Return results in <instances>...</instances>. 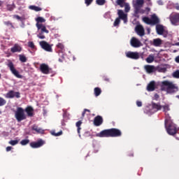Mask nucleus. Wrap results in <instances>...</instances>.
<instances>
[{"label":"nucleus","instance_id":"f257e3e1","mask_svg":"<svg viewBox=\"0 0 179 179\" xmlns=\"http://www.w3.org/2000/svg\"><path fill=\"white\" fill-rule=\"evenodd\" d=\"M160 90L161 92H166V94H176L179 88L177 84L171 81L164 80L160 83Z\"/></svg>","mask_w":179,"mask_h":179},{"label":"nucleus","instance_id":"f03ea898","mask_svg":"<svg viewBox=\"0 0 179 179\" xmlns=\"http://www.w3.org/2000/svg\"><path fill=\"white\" fill-rule=\"evenodd\" d=\"M122 136L121 130L115 128L105 129L96 134L99 138H120Z\"/></svg>","mask_w":179,"mask_h":179},{"label":"nucleus","instance_id":"7ed1b4c3","mask_svg":"<svg viewBox=\"0 0 179 179\" xmlns=\"http://www.w3.org/2000/svg\"><path fill=\"white\" fill-rule=\"evenodd\" d=\"M171 117H168V119H165V127L167 134L173 136V135H176V134H177V127L176 126V124L171 122Z\"/></svg>","mask_w":179,"mask_h":179},{"label":"nucleus","instance_id":"20e7f679","mask_svg":"<svg viewBox=\"0 0 179 179\" xmlns=\"http://www.w3.org/2000/svg\"><path fill=\"white\" fill-rule=\"evenodd\" d=\"M15 118L17 120V122H22L24 121L27 116L24 113V109L22 107H18L15 112Z\"/></svg>","mask_w":179,"mask_h":179},{"label":"nucleus","instance_id":"39448f33","mask_svg":"<svg viewBox=\"0 0 179 179\" xmlns=\"http://www.w3.org/2000/svg\"><path fill=\"white\" fill-rule=\"evenodd\" d=\"M7 66L10 69V72L13 73V75H14V76H15L18 79H22V78H23V76L20 75L19 73V71L16 70V69H15V65H13V62H9L7 64Z\"/></svg>","mask_w":179,"mask_h":179},{"label":"nucleus","instance_id":"423d86ee","mask_svg":"<svg viewBox=\"0 0 179 179\" xmlns=\"http://www.w3.org/2000/svg\"><path fill=\"white\" fill-rule=\"evenodd\" d=\"M125 55L127 58H129L130 59H139L141 56L139 55V52H131L128 51L125 52Z\"/></svg>","mask_w":179,"mask_h":179},{"label":"nucleus","instance_id":"0eeeda50","mask_svg":"<svg viewBox=\"0 0 179 179\" xmlns=\"http://www.w3.org/2000/svg\"><path fill=\"white\" fill-rule=\"evenodd\" d=\"M45 144V141H44L43 139H39L36 142H31L30 143V146L33 149H38V148H41V146H43Z\"/></svg>","mask_w":179,"mask_h":179},{"label":"nucleus","instance_id":"6e6552de","mask_svg":"<svg viewBox=\"0 0 179 179\" xmlns=\"http://www.w3.org/2000/svg\"><path fill=\"white\" fill-rule=\"evenodd\" d=\"M39 44L41 48L45 50V51H48V52H52V48H51V45H50L46 41H42L39 43Z\"/></svg>","mask_w":179,"mask_h":179},{"label":"nucleus","instance_id":"1a4fd4ad","mask_svg":"<svg viewBox=\"0 0 179 179\" xmlns=\"http://www.w3.org/2000/svg\"><path fill=\"white\" fill-rule=\"evenodd\" d=\"M6 97H7V99H13V97H16L17 99H20V92H15L13 90H10L6 94Z\"/></svg>","mask_w":179,"mask_h":179},{"label":"nucleus","instance_id":"9d476101","mask_svg":"<svg viewBox=\"0 0 179 179\" xmlns=\"http://www.w3.org/2000/svg\"><path fill=\"white\" fill-rule=\"evenodd\" d=\"M135 31L138 36H140V37H143V36H145V28H143V26L141 24L136 25L135 27Z\"/></svg>","mask_w":179,"mask_h":179},{"label":"nucleus","instance_id":"9b49d317","mask_svg":"<svg viewBox=\"0 0 179 179\" xmlns=\"http://www.w3.org/2000/svg\"><path fill=\"white\" fill-rule=\"evenodd\" d=\"M130 44L131 45V47H134V48H138L139 47H141V41L138 40V38H135V37H132L131 41H130Z\"/></svg>","mask_w":179,"mask_h":179},{"label":"nucleus","instance_id":"f8f14e48","mask_svg":"<svg viewBox=\"0 0 179 179\" xmlns=\"http://www.w3.org/2000/svg\"><path fill=\"white\" fill-rule=\"evenodd\" d=\"M117 15H118V19H121L122 20L124 21V23H127V20H128V17L127 14H125V13H124V10H117Z\"/></svg>","mask_w":179,"mask_h":179},{"label":"nucleus","instance_id":"ddd939ff","mask_svg":"<svg viewBox=\"0 0 179 179\" xmlns=\"http://www.w3.org/2000/svg\"><path fill=\"white\" fill-rule=\"evenodd\" d=\"M40 69H41V72H42V73H44L45 75H48V73H50L51 71V69H50L48 65L45 64H41Z\"/></svg>","mask_w":179,"mask_h":179},{"label":"nucleus","instance_id":"4468645a","mask_svg":"<svg viewBox=\"0 0 179 179\" xmlns=\"http://www.w3.org/2000/svg\"><path fill=\"white\" fill-rule=\"evenodd\" d=\"M103 122V117L101 115H97L94 119V125L95 127H100V125H102Z\"/></svg>","mask_w":179,"mask_h":179},{"label":"nucleus","instance_id":"2eb2a0df","mask_svg":"<svg viewBox=\"0 0 179 179\" xmlns=\"http://www.w3.org/2000/svg\"><path fill=\"white\" fill-rule=\"evenodd\" d=\"M36 26L38 30H41V33H46V34H48V33H50V31L47 29L44 24L36 23Z\"/></svg>","mask_w":179,"mask_h":179},{"label":"nucleus","instance_id":"dca6fc26","mask_svg":"<svg viewBox=\"0 0 179 179\" xmlns=\"http://www.w3.org/2000/svg\"><path fill=\"white\" fill-rule=\"evenodd\" d=\"M22 46H20L19 44L17 43H15L13 47H12L10 48V51L13 52V53H15V52H22Z\"/></svg>","mask_w":179,"mask_h":179},{"label":"nucleus","instance_id":"f3484780","mask_svg":"<svg viewBox=\"0 0 179 179\" xmlns=\"http://www.w3.org/2000/svg\"><path fill=\"white\" fill-rule=\"evenodd\" d=\"M144 69H145L147 73H153V72L156 71V67L152 65H145Z\"/></svg>","mask_w":179,"mask_h":179},{"label":"nucleus","instance_id":"a211bd4d","mask_svg":"<svg viewBox=\"0 0 179 179\" xmlns=\"http://www.w3.org/2000/svg\"><path fill=\"white\" fill-rule=\"evenodd\" d=\"M24 111L27 113L28 117H33L34 115V109L31 106H27Z\"/></svg>","mask_w":179,"mask_h":179},{"label":"nucleus","instance_id":"6ab92c4d","mask_svg":"<svg viewBox=\"0 0 179 179\" xmlns=\"http://www.w3.org/2000/svg\"><path fill=\"white\" fill-rule=\"evenodd\" d=\"M156 89V83L155 81H151L147 86L148 92H154Z\"/></svg>","mask_w":179,"mask_h":179},{"label":"nucleus","instance_id":"aec40b11","mask_svg":"<svg viewBox=\"0 0 179 179\" xmlns=\"http://www.w3.org/2000/svg\"><path fill=\"white\" fill-rule=\"evenodd\" d=\"M162 108L164 113H165L166 120H168L170 115L167 112L170 111V106L169 104L164 105L162 106Z\"/></svg>","mask_w":179,"mask_h":179},{"label":"nucleus","instance_id":"412c9836","mask_svg":"<svg viewBox=\"0 0 179 179\" xmlns=\"http://www.w3.org/2000/svg\"><path fill=\"white\" fill-rule=\"evenodd\" d=\"M160 23V20L159 17H157L156 15H152L151 17V24L155 25V24H159Z\"/></svg>","mask_w":179,"mask_h":179},{"label":"nucleus","instance_id":"4be33fe9","mask_svg":"<svg viewBox=\"0 0 179 179\" xmlns=\"http://www.w3.org/2000/svg\"><path fill=\"white\" fill-rule=\"evenodd\" d=\"M156 30H157V34H159V36H162V34L164 33V27H163V25H161V24L157 25Z\"/></svg>","mask_w":179,"mask_h":179},{"label":"nucleus","instance_id":"5701e85b","mask_svg":"<svg viewBox=\"0 0 179 179\" xmlns=\"http://www.w3.org/2000/svg\"><path fill=\"white\" fill-rule=\"evenodd\" d=\"M171 22L173 23L174 24H175L176 23H178V22H179V13L173 15L171 17Z\"/></svg>","mask_w":179,"mask_h":179},{"label":"nucleus","instance_id":"b1692460","mask_svg":"<svg viewBox=\"0 0 179 179\" xmlns=\"http://www.w3.org/2000/svg\"><path fill=\"white\" fill-rule=\"evenodd\" d=\"M32 131H35L37 134H44V130L38 127L37 125H34L32 127Z\"/></svg>","mask_w":179,"mask_h":179},{"label":"nucleus","instance_id":"393cba45","mask_svg":"<svg viewBox=\"0 0 179 179\" xmlns=\"http://www.w3.org/2000/svg\"><path fill=\"white\" fill-rule=\"evenodd\" d=\"M152 45H155V47H160V45H162V39L160 38L154 39Z\"/></svg>","mask_w":179,"mask_h":179},{"label":"nucleus","instance_id":"a878e982","mask_svg":"<svg viewBox=\"0 0 179 179\" xmlns=\"http://www.w3.org/2000/svg\"><path fill=\"white\" fill-rule=\"evenodd\" d=\"M83 122H82V120H80L78 122H77L76 123V126L77 127V132L78 134H79V137L80 138V129H82V128L80 127V125H82Z\"/></svg>","mask_w":179,"mask_h":179},{"label":"nucleus","instance_id":"bb28decb","mask_svg":"<svg viewBox=\"0 0 179 179\" xmlns=\"http://www.w3.org/2000/svg\"><path fill=\"white\" fill-rule=\"evenodd\" d=\"M155 61V55H150L147 58H146V62L148 64H152Z\"/></svg>","mask_w":179,"mask_h":179},{"label":"nucleus","instance_id":"cd10ccee","mask_svg":"<svg viewBox=\"0 0 179 179\" xmlns=\"http://www.w3.org/2000/svg\"><path fill=\"white\" fill-rule=\"evenodd\" d=\"M94 93L96 97H99V96L101 94V89H100V87H95L94 90Z\"/></svg>","mask_w":179,"mask_h":179},{"label":"nucleus","instance_id":"c85d7f7f","mask_svg":"<svg viewBox=\"0 0 179 179\" xmlns=\"http://www.w3.org/2000/svg\"><path fill=\"white\" fill-rule=\"evenodd\" d=\"M141 9H142V6L135 4L134 5V14L139 15V10H141Z\"/></svg>","mask_w":179,"mask_h":179},{"label":"nucleus","instance_id":"c756f323","mask_svg":"<svg viewBox=\"0 0 179 179\" xmlns=\"http://www.w3.org/2000/svg\"><path fill=\"white\" fill-rule=\"evenodd\" d=\"M143 22H144V23H146V24H152V20L149 18V17H143Z\"/></svg>","mask_w":179,"mask_h":179},{"label":"nucleus","instance_id":"7c9ffc66","mask_svg":"<svg viewBox=\"0 0 179 179\" xmlns=\"http://www.w3.org/2000/svg\"><path fill=\"white\" fill-rule=\"evenodd\" d=\"M29 9L31 10H35V12H40V10H42L41 8L36 6H30Z\"/></svg>","mask_w":179,"mask_h":179},{"label":"nucleus","instance_id":"2f4dec72","mask_svg":"<svg viewBox=\"0 0 179 179\" xmlns=\"http://www.w3.org/2000/svg\"><path fill=\"white\" fill-rule=\"evenodd\" d=\"M126 1L127 0H117L116 3H117V5L120 6V8H124V3H125Z\"/></svg>","mask_w":179,"mask_h":179},{"label":"nucleus","instance_id":"473e14b6","mask_svg":"<svg viewBox=\"0 0 179 179\" xmlns=\"http://www.w3.org/2000/svg\"><path fill=\"white\" fill-rule=\"evenodd\" d=\"M15 8H16V6L15 5V3L7 5V10H9L10 12H12V10L15 9Z\"/></svg>","mask_w":179,"mask_h":179},{"label":"nucleus","instance_id":"72a5a7b5","mask_svg":"<svg viewBox=\"0 0 179 179\" xmlns=\"http://www.w3.org/2000/svg\"><path fill=\"white\" fill-rule=\"evenodd\" d=\"M152 108H155V110H157V111H159V110H162V106H160V104L152 103Z\"/></svg>","mask_w":179,"mask_h":179},{"label":"nucleus","instance_id":"f704fd0d","mask_svg":"<svg viewBox=\"0 0 179 179\" xmlns=\"http://www.w3.org/2000/svg\"><path fill=\"white\" fill-rule=\"evenodd\" d=\"M36 21L37 22V23H38V24H40V23H45V19H44L43 17H38L36 19Z\"/></svg>","mask_w":179,"mask_h":179},{"label":"nucleus","instance_id":"c9c22d12","mask_svg":"<svg viewBox=\"0 0 179 179\" xmlns=\"http://www.w3.org/2000/svg\"><path fill=\"white\" fill-rule=\"evenodd\" d=\"M3 23L6 26H8V27H10L11 29H15V26H13V24L10 21H6Z\"/></svg>","mask_w":179,"mask_h":179},{"label":"nucleus","instance_id":"e433bc0d","mask_svg":"<svg viewBox=\"0 0 179 179\" xmlns=\"http://www.w3.org/2000/svg\"><path fill=\"white\" fill-rule=\"evenodd\" d=\"M28 143H30V140L29 139H24L20 141V145L22 146H26V145H28Z\"/></svg>","mask_w":179,"mask_h":179},{"label":"nucleus","instance_id":"4c0bfd02","mask_svg":"<svg viewBox=\"0 0 179 179\" xmlns=\"http://www.w3.org/2000/svg\"><path fill=\"white\" fill-rule=\"evenodd\" d=\"M19 58H20V61L21 62H27V58L26 57V56H24L23 55H20Z\"/></svg>","mask_w":179,"mask_h":179},{"label":"nucleus","instance_id":"58836bf2","mask_svg":"<svg viewBox=\"0 0 179 179\" xmlns=\"http://www.w3.org/2000/svg\"><path fill=\"white\" fill-rule=\"evenodd\" d=\"M120 23H121V19L117 17L113 23V26L117 27V26L120 25Z\"/></svg>","mask_w":179,"mask_h":179},{"label":"nucleus","instance_id":"ea45409f","mask_svg":"<svg viewBox=\"0 0 179 179\" xmlns=\"http://www.w3.org/2000/svg\"><path fill=\"white\" fill-rule=\"evenodd\" d=\"M9 145H11V146H15L19 143L18 140H11L8 142Z\"/></svg>","mask_w":179,"mask_h":179},{"label":"nucleus","instance_id":"a19ab883","mask_svg":"<svg viewBox=\"0 0 179 179\" xmlns=\"http://www.w3.org/2000/svg\"><path fill=\"white\" fill-rule=\"evenodd\" d=\"M124 7L125 12H129V10H131V7L129 6V4L128 3H124Z\"/></svg>","mask_w":179,"mask_h":179},{"label":"nucleus","instance_id":"79ce46f5","mask_svg":"<svg viewBox=\"0 0 179 179\" xmlns=\"http://www.w3.org/2000/svg\"><path fill=\"white\" fill-rule=\"evenodd\" d=\"M144 3H145V1L144 0H137L136 5L142 7V6H143Z\"/></svg>","mask_w":179,"mask_h":179},{"label":"nucleus","instance_id":"37998d69","mask_svg":"<svg viewBox=\"0 0 179 179\" xmlns=\"http://www.w3.org/2000/svg\"><path fill=\"white\" fill-rule=\"evenodd\" d=\"M28 47H29V48H31L32 50H34V48H36V45H34V43L33 41L28 42Z\"/></svg>","mask_w":179,"mask_h":179},{"label":"nucleus","instance_id":"c03bdc74","mask_svg":"<svg viewBox=\"0 0 179 179\" xmlns=\"http://www.w3.org/2000/svg\"><path fill=\"white\" fill-rule=\"evenodd\" d=\"M38 38H41V40H44L45 38V36H44V32H40L37 35Z\"/></svg>","mask_w":179,"mask_h":179},{"label":"nucleus","instance_id":"a18cd8bd","mask_svg":"<svg viewBox=\"0 0 179 179\" xmlns=\"http://www.w3.org/2000/svg\"><path fill=\"white\" fill-rule=\"evenodd\" d=\"M96 2L97 5L101 6L106 3V0H96Z\"/></svg>","mask_w":179,"mask_h":179},{"label":"nucleus","instance_id":"49530a36","mask_svg":"<svg viewBox=\"0 0 179 179\" xmlns=\"http://www.w3.org/2000/svg\"><path fill=\"white\" fill-rule=\"evenodd\" d=\"M5 104H6V100H5L2 97H0V107H2V106H5Z\"/></svg>","mask_w":179,"mask_h":179},{"label":"nucleus","instance_id":"de8ad7c7","mask_svg":"<svg viewBox=\"0 0 179 179\" xmlns=\"http://www.w3.org/2000/svg\"><path fill=\"white\" fill-rule=\"evenodd\" d=\"M52 135H53V136H61V135H62V131H60L57 133H55V131H52Z\"/></svg>","mask_w":179,"mask_h":179},{"label":"nucleus","instance_id":"09e8293b","mask_svg":"<svg viewBox=\"0 0 179 179\" xmlns=\"http://www.w3.org/2000/svg\"><path fill=\"white\" fill-rule=\"evenodd\" d=\"M92 2L93 0H85V3L87 6H90V5H92Z\"/></svg>","mask_w":179,"mask_h":179},{"label":"nucleus","instance_id":"8fccbe9b","mask_svg":"<svg viewBox=\"0 0 179 179\" xmlns=\"http://www.w3.org/2000/svg\"><path fill=\"white\" fill-rule=\"evenodd\" d=\"M57 48H59L60 50H64V48H65V46H64V44L59 43L57 45Z\"/></svg>","mask_w":179,"mask_h":179},{"label":"nucleus","instance_id":"3c124183","mask_svg":"<svg viewBox=\"0 0 179 179\" xmlns=\"http://www.w3.org/2000/svg\"><path fill=\"white\" fill-rule=\"evenodd\" d=\"M173 78H176L177 79H179V70H177L173 73Z\"/></svg>","mask_w":179,"mask_h":179},{"label":"nucleus","instance_id":"603ef678","mask_svg":"<svg viewBox=\"0 0 179 179\" xmlns=\"http://www.w3.org/2000/svg\"><path fill=\"white\" fill-rule=\"evenodd\" d=\"M90 113V110L88 109H84L83 113H82V117H85V115L86 114V113Z\"/></svg>","mask_w":179,"mask_h":179},{"label":"nucleus","instance_id":"864d4df0","mask_svg":"<svg viewBox=\"0 0 179 179\" xmlns=\"http://www.w3.org/2000/svg\"><path fill=\"white\" fill-rule=\"evenodd\" d=\"M136 106L138 107H142V102L141 101H136Z\"/></svg>","mask_w":179,"mask_h":179},{"label":"nucleus","instance_id":"5fc2aeb1","mask_svg":"<svg viewBox=\"0 0 179 179\" xmlns=\"http://www.w3.org/2000/svg\"><path fill=\"white\" fill-rule=\"evenodd\" d=\"M6 152H10V150H12V147L11 146H8L6 148Z\"/></svg>","mask_w":179,"mask_h":179},{"label":"nucleus","instance_id":"6e6d98bb","mask_svg":"<svg viewBox=\"0 0 179 179\" xmlns=\"http://www.w3.org/2000/svg\"><path fill=\"white\" fill-rule=\"evenodd\" d=\"M145 10L141 8V9L138 11V13H141V15H143V13H145Z\"/></svg>","mask_w":179,"mask_h":179},{"label":"nucleus","instance_id":"4d7b16f0","mask_svg":"<svg viewBox=\"0 0 179 179\" xmlns=\"http://www.w3.org/2000/svg\"><path fill=\"white\" fill-rule=\"evenodd\" d=\"M175 61H176V62H177L178 64H179V55L176 57Z\"/></svg>","mask_w":179,"mask_h":179},{"label":"nucleus","instance_id":"13d9d810","mask_svg":"<svg viewBox=\"0 0 179 179\" xmlns=\"http://www.w3.org/2000/svg\"><path fill=\"white\" fill-rule=\"evenodd\" d=\"M148 1V5H149L150 6H152V1L150 0H147Z\"/></svg>","mask_w":179,"mask_h":179},{"label":"nucleus","instance_id":"bf43d9fd","mask_svg":"<svg viewBox=\"0 0 179 179\" xmlns=\"http://www.w3.org/2000/svg\"><path fill=\"white\" fill-rule=\"evenodd\" d=\"M103 80H105L106 82H110V78H104Z\"/></svg>","mask_w":179,"mask_h":179},{"label":"nucleus","instance_id":"052dcab7","mask_svg":"<svg viewBox=\"0 0 179 179\" xmlns=\"http://www.w3.org/2000/svg\"><path fill=\"white\" fill-rule=\"evenodd\" d=\"M145 10H147V12H150V8L149 7H146Z\"/></svg>","mask_w":179,"mask_h":179},{"label":"nucleus","instance_id":"680f3d73","mask_svg":"<svg viewBox=\"0 0 179 179\" xmlns=\"http://www.w3.org/2000/svg\"><path fill=\"white\" fill-rule=\"evenodd\" d=\"M15 17H16V19H17V20H20V16L15 15Z\"/></svg>","mask_w":179,"mask_h":179},{"label":"nucleus","instance_id":"e2e57ef3","mask_svg":"<svg viewBox=\"0 0 179 179\" xmlns=\"http://www.w3.org/2000/svg\"><path fill=\"white\" fill-rule=\"evenodd\" d=\"M155 99H159V94H155Z\"/></svg>","mask_w":179,"mask_h":179},{"label":"nucleus","instance_id":"0e129e2a","mask_svg":"<svg viewBox=\"0 0 179 179\" xmlns=\"http://www.w3.org/2000/svg\"><path fill=\"white\" fill-rule=\"evenodd\" d=\"M176 9L177 10H179V6H176Z\"/></svg>","mask_w":179,"mask_h":179},{"label":"nucleus","instance_id":"69168bd1","mask_svg":"<svg viewBox=\"0 0 179 179\" xmlns=\"http://www.w3.org/2000/svg\"><path fill=\"white\" fill-rule=\"evenodd\" d=\"M62 59H59V62H62Z\"/></svg>","mask_w":179,"mask_h":179},{"label":"nucleus","instance_id":"338daca9","mask_svg":"<svg viewBox=\"0 0 179 179\" xmlns=\"http://www.w3.org/2000/svg\"><path fill=\"white\" fill-rule=\"evenodd\" d=\"M176 97H177V99H179V95H177V96H176Z\"/></svg>","mask_w":179,"mask_h":179},{"label":"nucleus","instance_id":"774afa93","mask_svg":"<svg viewBox=\"0 0 179 179\" xmlns=\"http://www.w3.org/2000/svg\"><path fill=\"white\" fill-rule=\"evenodd\" d=\"M0 79H1V74H0Z\"/></svg>","mask_w":179,"mask_h":179}]
</instances>
